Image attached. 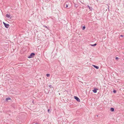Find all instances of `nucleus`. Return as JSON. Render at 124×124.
<instances>
[{
	"instance_id": "12",
	"label": "nucleus",
	"mask_w": 124,
	"mask_h": 124,
	"mask_svg": "<svg viewBox=\"0 0 124 124\" xmlns=\"http://www.w3.org/2000/svg\"><path fill=\"white\" fill-rule=\"evenodd\" d=\"M46 76H47V77H49V76H50V74H46Z\"/></svg>"
},
{
	"instance_id": "5",
	"label": "nucleus",
	"mask_w": 124,
	"mask_h": 124,
	"mask_svg": "<svg viewBox=\"0 0 124 124\" xmlns=\"http://www.w3.org/2000/svg\"><path fill=\"white\" fill-rule=\"evenodd\" d=\"M110 110L111 111L113 112L114 111V108H110Z\"/></svg>"
},
{
	"instance_id": "7",
	"label": "nucleus",
	"mask_w": 124,
	"mask_h": 124,
	"mask_svg": "<svg viewBox=\"0 0 124 124\" xmlns=\"http://www.w3.org/2000/svg\"><path fill=\"white\" fill-rule=\"evenodd\" d=\"M97 45L95 43L93 45L90 44V45L91 46H95Z\"/></svg>"
},
{
	"instance_id": "17",
	"label": "nucleus",
	"mask_w": 124,
	"mask_h": 124,
	"mask_svg": "<svg viewBox=\"0 0 124 124\" xmlns=\"http://www.w3.org/2000/svg\"><path fill=\"white\" fill-rule=\"evenodd\" d=\"M118 58L117 57H116V58H115V59L116 60H117V59H118Z\"/></svg>"
},
{
	"instance_id": "10",
	"label": "nucleus",
	"mask_w": 124,
	"mask_h": 124,
	"mask_svg": "<svg viewBox=\"0 0 124 124\" xmlns=\"http://www.w3.org/2000/svg\"><path fill=\"white\" fill-rule=\"evenodd\" d=\"M66 5V8H67L68 7V5L67 4H66V5L65 4L64 5V6L65 7V5Z\"/></svg>"
},
{
	"instance_id": "8",
	"label": "nucleus",
	"mask_w": 124,
	"mask_h": 124,
	"mask_svg": "<svg viewBox=\"0 0 124 124\" xmlns=\"http://www.w3.org/2000/svg\"><path fill=\"white\" fill-rule=\"evenodd\" d=\"M11 99L9 97H8L6 99V101H7L8 100H10Z\"/></svg>"
},
{
	"instance_id": "11",
	"label": "nucleus",
	"mask_w": 124,
	"mask_h": 124,
	"mask_svg": "<svg viewBox=\"0 0 124 124\" xmlns=\"http://www.w3.org/2000/svg\"><path fill=\"white\" fill-rule=\"evenodd\" d=\"M48 112L50 113L51 112V111H50V110L49 109H48L47 110Z\"/></svg>"
},
{
	"instance_id": "19",
	"label": "nucleus",
	"mask_w": 124,
	"mask_h": 124,
	"mask_svg": "<svg viewBox=\"0 0 124 124\" xmlns=\"http://www.w3.org/2000/svg\"><path fill=\"white\" fill-rule=\"evenodd\" d=\"M120 36L122 37H123V35H121Z\"/></svg>"
},
{
	"instance_id": "4",
	"label": "nucleus",
	"mask_w": 124,
	"mask_h": 124,
	"mask_svg": "<svg viewBox=\"0 0 124 124\" xmlns=\"http://www.w3.org/2000/svg\"><path fill=\"white\" fill-rule=\"evenodd\" d=\"M93 66L94 67V68H96V69H98L99 68V67L97 66H95L94 65H93Z\"/></svg>"
},
{
	"instance_id": "1",
	"label": "nucleus",
	"mask_w": 124,
	"mask_h": 124,
	"mask_svg": "<svg viewBox=\"0 0 124 124\" xmlns=\"http://www.w3.org/2000/svg\"><path fill=\"white\" fill-rule=\"evenodd\" d=\"M35 55V54L34 53H32L30 54V56L28 57V58H33L34 56Z\"/></svg>"
},
{
	"instance_id": "3",
	"label": "nucleus",
	"mask_w": 124,
	"mask_h": 124,
	"mask_svg": "<svg viewBox=\"0 0 124 124\" xmlns=\"http://www.w3.org/2000/svg\"><path fill=\"white\" fill-rule=\"evenodd\" d=\"M4 26H5V27L7 28H8L9 27V25L8 24H5V25H4Z\"/></svg>"
},
{
	"instance_id": "6",
	"label": "nucleus",
	"mask_w": 124,
	"mask_h": 124,
	"mask_svg": "<svg viewBox=\"0 0 124 124\" xmlns=\"http://www.w3.org/2000/svg\"><path fill=\"white\" fill-rule=\"evenodd\" d=\"M97 89H95L94 90H93V91L94 93H95L97 92Z\"/></svg>"
},
{
	"instance_id": "2",
	"label": "nucleus",
	"mask_w": 124,
	"mask_h": 124,
	"mask_svg": "<svg viewBox=\"0 0 124 124\" xmlns=\"http://www.w3.org/2000/svg\"><path fill=\"white\" fill-rule=\"evenodd\" d=\"M74 98L78 102L80 101V100L76 96H74Z\"/></svg>"
},
{
	"instance_id": "16",
	"label": "nucleus",
	"mask_w": 124,
	"mask_h": 124,
	"mask_svg": "<svg viewBox=\"0 0 124 124\" xmlns=\"http://www.w3.org/2000/svg\"><path fill=\"white\" fill-rule=\"evenodd\" d=\"M49 87L50 88H52V85H50L49 86Z\"/></svg>"
},
{
	"instance_id": "14",
	"label": "nucleus",
	"mask_w": 124,
	"mask_h": 124,
	"mask_svg": "<svg viewBox=\"0 0 124 124\" xmlns=\"http://www.w3.org/2000/svg\"><path fill=\"white\" fill-rule=\"evenodd\" d=\"M113 92L114 93H115L116 92V90H114L113 91Z\"/></svg>"
},
{
	"instance_id": "15",
	"label": "nucleus",
	"mask_w": 124,
	"mask_h": 124,
	"mask_svg": "<svg viewBox=\"0 0 124 124\" xmlns=\"http://www.w3.org/2000/svg\"><path fill=\"white\" fill-rule=\"evenodd\" d=\"M88 6V7L89 8V9L90 10H91V8L90 7H89V5H88V6Z\"/></svg>"
},
{
	"instance_id": "13",
	"label": "nucleus",
	"mask_w": 124,
	"mask_h": 124,
	"mask_svg": "<svg viewBox=\"0 0 124 124\" xmlns=\"http://www.w3.org/2000/svg\"><path fill=\"white\" fill-rule=\"evenodd\" d=\"M85 26H83V30L85 29Z\"/></svg>"
},
{
	"instance_id": "18",
	"label": "nucleus",
	"mask_w": 124,
	"mask_h": 124,
	"mask_svg": "<svg viewBox=\"0 0 124 124\" xmlns=\"http://www.w3.org/2000/svg\"><path fill=\"white\" fill-rule=\"evenodd\" d=\"M3 23L4 24V25H5V24H6V23H5L4 22H3Z\"/></svg>"
},
{
	"instance_id": "20",
	"label": "nucleus",
	"mask_w": 124,
	"mask_h": 124,
	"mask_svg": "<svg viewBox=\"0 0 124 124\" xmlns=\"http://www.w3.org/2000/svg\"><path fill=\"white\" fill-rule=\"evenodd\" d=\"M46 28H47V26H46Z\"/></svg>"
},
{
	"instance_id": "9",
	"label": "nucleus",
	"mask_w": 124,
	"mask_h": 124,
	"mask_svg": "<svg viewBox=\"0 0 124 124\" xmlns=\"http://www.w3.org/2000/svg\"><path fill=\"white\" fill-rule=\"evenodd\" d=\"M6 16L7 17L9 18L10 17V15L8 14H7Z\"/></svg>"
}]
</instances>
